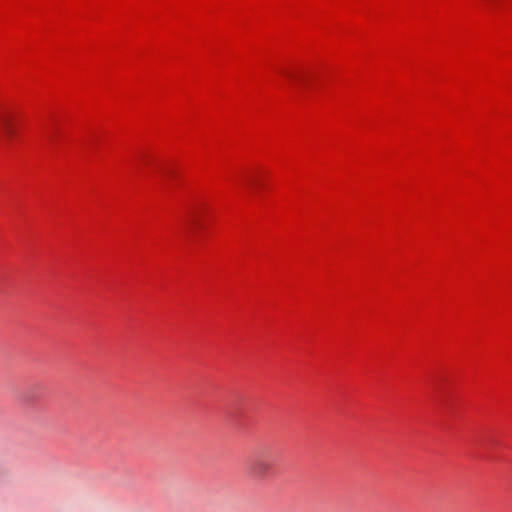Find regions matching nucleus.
I'll list each match as a JSON object with an SVG mask.
<instances>
[{
  "label": "nucleus",
  "mask_w": 512,
  "mask_h": 512,
  "mask_svg": "<svg viewBox=\"0 0 512 512\" xmlns=\"http://www.w3.org/2000/svg\"><path fill=\"white\" fill-rule=\"evenodd\" d=\"M0 123L3 126L4 131L8 135H12L14 132L12 117L9 114L0 115Z\"/></svg>",
  "instance_id": "obj_2"
},
{
  "label": "nucleus",
  "mask_w": 512,
  "mask_h": 512,
  "mask_svg": "<svg viewBox=\"0 0 512 512\" xmlns=\"http://www.w3.org/2000/svg\"><path fill=\"white\" fill-rule=\"evenodd\" d=\"M274 470V463L268 455H258L247 466V473L253 480L263 481L268 479Z\"/></svg>",
  "instance_id": "obj_1"
},
{
  "label": "nucleus",
  "mask_w": 512,
  "mask_h": 512,
  "mask_svg": "<svg viewBox=\"0 0 512 512\" xmlns=\"http://www.w3.org/2000/svg\"><path fill=\"white\" fill-rule=\"evenodd\" d=\"M287 76L289 78H291L292 80H297L298 79L297 76L295 74H293V73H287Z\"/></svg>",
  "instance_id": "obj_3"
}]
</instances>
